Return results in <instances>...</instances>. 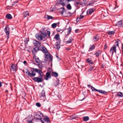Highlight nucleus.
<instances>
[{"mask_svg":"<svg viewBox=\"0 0 123 123\" xmlns=\"http://www.w3.org/2000/svg\"><path fill=\"white\" fill-rule=\"evenodd\" d=\"M47 36L46 32L45 31H43L42 32L40 31L37 33L35 35L36 38L39 41H41Z\"/></svg>","mask_w":123,"mask_h":123,"instance_id":"f257e3e1","label":"nucleus"},{"mask_svg":"<svg viewBox=\"0 0 123 123\" xmlns=\"http://www.w3.org/2000/svg\"><path fill=\"white\" fill-rule=\"evenodd\" d=\"M38 50L41 51L44 53L47 52V50L46 48L45 47L43 46L42 47H37V48H34L33 50H32L33 54H35L34 53L35 52L36 53H37Z\"/></svg>","mask_w":123,"mask_h":123,"instance_id":"f03ea898","label":"nucleus"},{"mask_svg":"<svg viewBox=\"0 0 123 123\" xmlns=\"http://www.w3.org/2000/svg\"><path fill=\"white\" fill-rule=\"evenodd\" d=\"M118 42V41H116L114 45L111 48L110 50V52L111 54L112 55H113L114 52H115L116 54V48L117 46L119 47Z\"/></svg>","mask_w":123,"mask_h":123,"instance_id":"7ed1b4c3","label":"nucleus"},{"mask_svg":"<svg viewBox=\"0 0 123 123\" xmlns=\"http://www.w3.org/2000/svg\"><path fill=\"white\" fill-rule=\"evenodd\" d=\"M26 73L28 75V76L31 77H33L36 75V73L34 71L31 70V73L28 69H26Z\"/></svg>","mask_w":123,"mask_h":123,"instance_id":"20e7f679","label":"nucleus"},{"mask_svg":"<svg viewBox=\"0 0 123 123\" xmlns=\"http://www.w3.org/2000/svg\"><path fill=\"white\" fill-rule=\"evenodd\" d=\"M45 57L44 58V60L46 61H49V62L52 61L53 57L51 54L49 53V54H45Z\"/></svg>","mask_w":123,"mask_h":123,"instance_id":"39448f33","label":"nucleus"},{"mask_svg":"<svg viewBox=\"0 0 123 123\" xmlns=\"http://www.w3.org/2000/svg\"><path fill=\"white\" fill-rule=\"evenodd\" d=\"M91 89L92 91H97L98 92L101 93L102 94H106L107 92L105 91H103L102 90H98L96 89L94 87L92 86H91Z\"/></svg>","mask_w":123,"mask_h":123,"instance_id":"423d86ee","label":"nucleus"},{"mask_svg":"<svg viewBox=\"0 0 123 123\" xmlns=\"http://www.w3.org/2000/svg\"><path fill=\"white\" fill-rule=\"evenodd\" d=\"M33 43L34 46L36 47H39L42 46L41 45V43L39 41H37L36 40H35L33 42Z\"/></svg>","mask_w":123,"mask_h":123,"instance_id":"0eeeda50","label":"nucleus"},{"mask_svg":"<svg viewBox=\"0 0 123 123\" xmlns=\"http://www.w3.org/2000/svg\"><path fill=\"white\" fill-rule=\"evenodd\" d=\"M32 80L34 82H37L38 83L42 82L43 81V79L42 77H35L32 78Z\"/></svg>","mask_w":123,"mask_h":123,"instance_id":"6e6552de","label":"nucleus"},{"mask_svg":"<svg viewBox=\"0 0 123 123\" xmlns=\"http://www.w3.org/2000/svg\"><path fill=\"white\" fill-rule=\"evenodd\" d=\"M5 31L6 35V37L7 39L9 38L10 34V28L6 26L5 28Z\"/></svg>","mask_w":123,"mask_h":123,"instance_id":"1a4fd4ad","label":"nucleus"},{"mask_svg":"<svg viewBox=\"0 0 123 123\" xmlns=\"http://www.w3.org/2000/svg\"><path fill=\"white\" fill-rule=\"evenodd\" d=\"M67 0H60L59 4L63 6H65L68 3Z\"/></svg>","mask_w":123,"mask_h":123,"instance_id":"9d476101","label":"nucleus"},{"mask_svg":"<svg viewBox=\"0 0 123 123\" xmlns=\"http://www.w3.org/2000/svg\"><path fill=\"white\" fill-rule=\"evenodd\" d=\"M17 68L16 65L14 64H12L11 66V70H12L13 71H15L16 72L17 71Z\"/></svg>","mask_w":123,"mask_h":123,"instance_id":"9b49d317","label":"nucleus"},{"mask_svg":"<svg viewBox=\"0 0 123 123\" xmlns=\"http://www.w3.org/2000/svg\"><path fill=\"white\" fill-rule=\"evenodd\" d=\"M96 2V0H92L90 1L89 3L87 5V6H94L95 3Z\"/></svg>","mask_w":123,"mask_h":123,"instance_id":"f8f14e48","label":"nucleus"},{"mask_svg":"<svg viewBox=\"0 0 123 123\" xmlns=\"http://www.w3.org/2000/svg\"><path fill=\"white\" fill-rule=\"evenodd\" d=\"M122 20H121L118 21L116 24V25L119 27H123V23L122 22Z\"/></svg>","mask_w":123,"mask_h":123,"instance_id":"ddd939ff","label":"nucleus"},{"mask_svg":"<svg viewBox=\"0 0 123 123\" xmlns=\"http://www.w3.org/2000/svg\"><path fill=\"white\" fill-rule=\"evenodd\" d=\"M58 11L59 12L61 13L62 15L64 12H65V9L64 7L58 9Z\"/></svg>","mask_w":123,"mask_h":123,"instance_id":"4468645a","label":"nucleus"},{"mask_svg":"<svg viewBox=\"0 0 123 123\" xmlns=\"http://www.w3.org/2000/svg\"><path fill=\"white\" fill-rule=\"evenodd\" d=\"M51 68H49L48 71L49 72L46 73V77H49L50 78V74L51 73Z\"/></svg>","mask_w":123,"mask_h":123,"instance_id":"2eb2a0df","label":"nucleus"},{"mask_svg":"<svg viewBox=\"0 0 123 123\" xmlns=\"http://www.w3.org/2000/svg\"><path fill=\"white\" fill-rule=\"evenodd\" d=\"M102 52V50H98L97 52L94 53V55H95L96 57H98L101 54Z\"/></svg>","mask_w":123,"mask_h":123,"instance_id":"dca6fc26","label":"nucleus"},{"mask_svg":"<svg viewBox=\"0 0 123 123\" xmlns=\"http://www.w3.org/2000/svg\"><path fill=\"white\" fill-rule=\"evenodd\" d=\"M60 47V45L58 44V42H57L55 44L54 46V48L59 50Z\"/></svg>","mask_w":123,"mask_h":123,"instance_id":"f3484780","label":"nucleus"},{"mask_svg":"<svg viewBox=\"0 0 123 123\" xmlns=\"http://www.w3.org/2000/svg\"><path fill=\"white\" fill-rule=\"evenodd\" d=\"M94 12V10L92 9H89L87 11V13L90 15L91 14Z\"/></svg>","mask_w":123,"mask_h":123,"instance_id":"a211bd4d","label":"nucleus"},{"mask_svg":"<svg viewBox=\"0 0 123 123\" xmlns=\"http://www.w3.org/2000/svg\"><path fill=\"white\" fill-rule=\"evenodd\" d=\"M31 69H32V70L34 71L35 72H36L38 74L41 73H42V71L40 70H38L37 69H36L35 68H31Z\"/></svg>","mask_w":123,"mask_h":123,"instance_id":"6ab92c4d","label":"nucleus"},{"mask_svg":"<svg viewBox=\"0 0 123 123\" xmlns=\"http://www.w3.org/2000/svg\"><path fill=\"white\" fill-rule=\"evenodd\" d=\"M23 17L25 18L27 16H29V13L27 11H24L23 13Z\"/></svg>","mask_w":123,"mask_h":123,"instance_id":"aec40b11","label":"nucleus"},{"mask_svg":"<svg viewBox=\"0 0 123 123\" xmlns=\"http://www.w3.org/2000/svg\"><path fill=\"white\" fill-rule=\"evenodd\" d=\"M32 116H28L27 117L26 120L27 122H28V121H31V122H32L33 117Z\"/></svg>","mask_w":123,"mask_h":123,"instance_id":"412c9836","label":"nucleus"},{"mask_svg":"<svg viewBox=\"0 0 123 123\" xmlns=\"http://www.w3.org/2000/svg\"><path fill=\"white\" fill-rule=\"evenodd\" d=\"M77 117H75L74 116H69L68 117V119L72 120L75 118Z\"/></svg>","mask_w":123,"mask_h":123,"instance_id":"4be33fe9","label":"nucleus"},{"mask_svg":"<svg viewBox=\"0 0 123 123\" xmlns=\"http://www.w3.org/2000/svg\"><path fill=\"white\" fill-rule=\"evenodd\" d=\"M29 41V38H26L24 41L25 44V46H27L28 45V42Z\"/></svg>","mask_w":123,"mask_h":123,"instance_id":"5701e85b","label":"nucleus"},{"mask_svg":"<svg viewBox=\"0 0 123 123\" xmlns=\"http://www.w3.org/2000/svg\"><path fill=\"white\" fill-rule=\"evenodd\" d=\"M69 41H67L66 42V44L71 43L73 40V39L71 37H69Z\"/></svg>","mask_w":123,"mask_h":123,"instance_id":"b1692460","label":"nucleus"},{"mask_svg":"<svg viewBox=\"0 0 123 123\" xmlns=\"http://www.w3.org/2000/svg\"><path fill=\"white\" fill-rule=\"evenodd\" d=\"M71 30L72 28L70 27H69L68 29H67V36L70 34L71 31Z\"/></svg>","mask_w":123,"mask_h":123,"instance_id":"393cba45","label":"nucleus"},{"mask_svg":"<svg viewBox=\"0 0 123 123\" xmlns=\"http://www.w3.org/2000/svg\"><path fill=\"white\" fill-rule=\"evenodd\" d=\"M6 17L7 18L9 19H11L12 18L11 15L10 14H8L6 15Z\"/></svg>","mask_w":123,"mask_h":123,"instance_id":"a878e982","label":"nucleus"},{"mask_svg":"<svg viewBox=\"0 0 123 123\" xmlns=\"http://www.w3.org/2000/svg\"><path fill=\"white\" fill-rule=\"evenodd\" d=\"M89 117L88 116H85L83 117V120L85 122L87 121L89 119Z\"/></svg>","mask_w":123,"mask_h":123,"instance_id":"bb28decb","label":"nucleus"},{"mask_svg":"<svg viewBox=\"0 0 123 123\" xmlns=\"http://www.w3.org/2000/svg\"><path fill=\"white\" fill-rule=\"evenodd\" d=\"M75 5L78 8H79L80 7V2H76L75 3Z\"/></svg>","mask_w":123,"mask_h":123,"instance_id":"cd10ccee","label":"nucleus"},{"mask_svg":"<svg viewBox=\"0 0 123 123\" xmlns=\"http://www.w3.org/2000/svg\"><path fill=\"white\" fill-rule=\"evenodd\" d=\"M95 46L94 45H93L91 46L88 50V51H92L93 50V49H95Z\"/></svg>","mask_w":123,"mask_h":123,"instance_id":"c85d7f7f","label":"nucleus"},{"mask_svg":"<svg viewBox=\"0 0 123 123\" xmlns=\"http://www.w3.org/2000/svg\"><path fill=\"white\" fill-rule=\"evenodd\" d=\"M44 18H45L48 19V20L52 19L53 18L52 17L48 15L45 16Z\"/></svg>","mask_w":123,"mask_h":123,"instance_id":"c756f323","label":"nucleus"},{"mask_svg":"<svg viewBox=\"0 0 123 123\" xmlns=\"http://www.w3.org/2000/svg\"><path fill=\"white\" fill-rule=\"evenodd\" d=\"M40 95L41 97H45V92L43 90L40 93Z\"/></svg>","mask_w":123,"mask_h":123,"instance_id":"7c9ffc66","label":"nucleus"},{"mask_svg":"<svg viewBox=\"0 0 123 123\" xmlns=\"http://www.w3.org/2000/svg\"><path fill=\"white\" fill-rule=\"evenodd\" d=\"M43 119L45 122L47 121V122H49L50 121V119L47 116H46V117H45Z\"/></svg>","mask_w":123,"mask_h":123,"instance_id":"2f4dec72","label":"nucleus"},{"mask_svg":"<svg viewBox=\"0 0 123 123\" xmlns=\"http://www.w3.org/2000/svg\"><path fill=\"white\" fill-rule=\"evenodd\" d=\"M36 56H35L34 57V58H35V59L36 60V62L37 63H40V62H41L40 60L38 58H36Z\"/></svg>","mask_w":123,"mask_h":123,"instance_id":"473e14b6","label":"nucleus"},{"mask_svg":"<svg viewBox=\"0 0 123 123\" xmlns=\"http://www.w3.org/2000/svg\"><path fill=\"white\" fill-rule=\"evenodd\" d=\"M117 95L120 97H123V95L122 93L120 92H117Z\"/></svg>","mask_w":123,"mask_h":123,"instance_id":"72a5a7b5","label":"nucleus"},{"mask_svg":"<svg viewBox=\"0 0 123 123\" xmlns=\"http://www.w3.org/2000/svg\"><path fill=\"white\" fill-rule=\"evenodd\" d=\"M66 7L68 9L70 10L72 8V7L69 3H68Z\"/></svg>","mask_w":123,"mask_h":123,"instance_id":"f704fd0d","label":"nucleus"},{"mask_svg":"<svg viewBox=\"0 0 123 123\" xmlns=\"http://www.w3.org/2000/svg\"><path fill=\"white\" fill-rule=\"evenodd\" d=\"M93 38L94 39V40L95 41H97L99 39L98 36L97 35H96V36H94L93 37Z\"/></svg>","mask_w":123,"mask_h":123,"instance_id":"c9c22d12","label":"nucleus"},{"mask_svg":"<svg viewBox=\"0 0 123 123\" xmlns=\"http://www.w3.org/2000/svg\"><path fill=\"white\" fill-rule=\"evenodd\" d=\"M107 33L109 35H112L113 34L115 33V32L113 31H108L107 32Z\"/></svg>","mask_w":123,"mask_h":123,"instance_id":"e433bc0d","label":"nucleus"},{"mask_svg":"<svg viewBox=\"0 0 123 123\" xmlns=\"http://www.w3.org/2000/svg\"><path fill=\"white\" fill-rule=\"evenodd\" d=\"M57 26V23H54L51 25L52 27L53 28H55Z\"/></svg>","mask_w":123,"mask_h":123,"instance_id":"4c0bfd02","label":"nucleus"},{"mask_svg":"<svg viewBox=\"0 0 123 123\" xmlns=\"http://www.w3.org/2000/svg\"><path fill=\"white\" fill-rule=\"evenodd\" d=\"M53 76H54L55 77H57L58 75V74L55 72H53Z\"/></svg>","mask_w":123,"mask_h":123,"instance_id":"58836bf2","label":"nucleus"},{"mask_svg":"<svg viewBox=\"0 0 123 123\" xmlns=\"http://www.w3.org/2000/svg\"><path fill=\"white\" fill-rule=\"evenodd\" d=\"M59 38V35L58 34H56L55 37L54 38L55 39H57V40H58V38Z\"/></svg>","mask_w":123,"mask_h":123,"instance_id":"ea45409f","label":"nucleus"},{"mask_svg":"<svg viewBox=\"0 0 123 123\" xmlns=\"http://www.w3.org/2000/svg\"><path fill=\"white\" fill-rule=\"evenodd\" d=\"M59 80L58 79V80L56 81V82L55 83V86H56L59 84Z\"/></svg>","mask_w":123,"mask_h":123,"instance_id":"a19ab883","label":"nucleus"},{"mask_svg":"<svg viewBox=\"0 0 123 123\" xmlns=\"http://www.w3.org/2000/svg\"><path fill=\"white\" fill-rule=\"evenodd\" d=\"M87 62L89 63L92 61V59L91 58H89L87 59L86 60Z\"/></svg>","mask_w":123,"mask_h":123,"instance_id":"79ce46f5","label":"nucleus"},{"mask_svg":"<svg viewBox=\"0 0 123 123\" xmlns=\"http://www.w3.org/2000/svg\"><path fill=\"white\" fill-rule=\"evenodd\" d=\"M37 113L38 114H36L35 115H43V113L40 111H38L37 112Z\"/></svg>","mask_w":123,"mask_h":123,"instance_id":"37998d69","label":"nucleus"},{"mask_svg":"<svg viewBox=\"0 0 123 123\" xmlns=\"http://www.w3.org/2000/svg\"><path fill=\"white\" fill-rule=\"evenodd\" d=\"M36 105L38 107H40L41 106L40 104L39 103H36Z\"/></svg>","mask_w":123,"mask_h":123,"instance_id":"c03bdc74","label":"nucleus"},{"mask_svg":"<svg viewBox=\"0 0 123 123\" xmlns=\"http://www.w3.org/2000/svg\"><path fill=\"white\" fill-rule=\"evenodd\" d=\"M81 19L80 18V17H78V16L76 20L77 22H78L79 21H80V20Z\"/></svg>","mask_w":123,"mask_h":123,"instance_id":"a18cd8bd","label":"nucleus"},{"mask_svg":"<svg viewBox=\"0 0 123 123\" xmlns=\"http://www.w3.org/2000/svg\"><path fill=\"white\" fill-rule=\"evenodd\" d=\"M37 66L39 68H40L41 69H42L43 66L42 65L38 64H37Z\"/></svg>","mask_w":123,"mask_h":123,"instance_id":"49530a36","label":"nucleus"},{"mask_svg":"<svg viewBox=\"0 0 123 123\" xmlns=\"http://www.w3.org/2000/svg\"><path fill=\"white\" fill-rule=\"evenodd\" d=\"M94 66H92V67H91L90 68L89 70H88V71L89 72V71H92V70L93 68H94Z\"/></svg>","mask_w":123,"mask_h":123,"instance_id":"de8ad7c7","label":"nucleus"},{"mask_svg":"<svg viewBox=\"0 0 123 123\" xmlns=\"http://www.w3.org/2000/svg\"><path fill=\"white\" fill-rule=\"evenodd\" d=\"M48 34V36L49 37H50V31H47V30Z\"/></svg>","mask_w":123,"mask_h":123,"instance_id":"09e8293b","label":"nucleus"},{"mask_svg":"<svg viewBox=\"0 0 123 123\" xmlns=\"http://www.w3.org/2000/svg\"><path fill=\"white\" fill-rule=\"evenodd\" d=\"M65 13L66 14H70V16H71V14L70 12H67L66 11L65 12Z\"/></svg>","mask_w":123,"mask_h":123,"instance_id":"8fccbe9b","label":"nucleus"},{"mask_svg":"<svg viewBox=\"0 0 123 123\" xmlns=\"http://www.w3.org/2000/svg\"><path fill=\"white\" fill-rule=\"evenodd\" d=\"M56 31L57 32H60L61 31H62V30L58 28L56 29Z\"/></svg>","mask_w":123,"mask_h":123,"instance_id":"3c124183","label":"nucleus"},{"mask_svg":"<svg viewBox=\"0 0 123 123\" xmlns=\"http://www.w3.org/2000/svg\"><path fill=\"white\" fill-rule=\"evenodd\" d=\"M80 30L78 29H76L75 31V33H77L79 32V31Z\"/></svg>","mask_w":123,"mask_h":123,"instance_id":"603ef678","label":"nucleus"},{"mask_svg":"<svg viewBox=\"0 0 123 123\" xmlns=\"http://www.w3.org/2000/svg\"><path fill=\"white\" fill-rule=\"evenodd\" d=\"M107 47V45L106 44H105V46H104V49H106Z\"/></svg>","mask_w":123,"mask_h":123,"instance_id":"864d4df0","label":"nucleus"},{"mask_svg":"<svg viewBox=\"0 0 123 123\" xmlns=\"http://www.w3.org/2000/svg\"><path fill=\"white\" fill-rule=\"evenodd\" d=\"M79 17H80V18L81 19L83 18H84V16L83 15H80V16Z\"/></svg>","mask_w":123,"mask_h":123,"instance_id":"5fc2aeb1","label":"nucleus"},{"mask_svg":"<svg viewBox=\"0 0 123 123\" xmlns=\"http://www.w3.org/2000/svg\"><path fill=\"white\" fill-rule=\"evenodd\" d=\"M93 62H90L89 63V65H90V66H91L93 64Z\"/></svg>","mask_w":123,"mask_h":123,"instance_id":"6e6d98bb","label":"nucleus"},{"mask_svg":"<svg viewBox=\"0 0 123 123\" xmlns=\"http://www.w3.org/2000/svg\"><path fill=\"white\" fill-rule=\"evenodd\" d=\"M34 117L35 118H36L38 120H41V119H42V118H41V117H40V118H38L37 117H35V116H34Z\"/></svg>","mask_w":123,"mask_h":123,"instance_id":"4d7b16f0","label":"nucleus"},{"mask_svg":"<svg viewBox=\"0 0 123 123\" xmlns=\"http://www.w3.org/2000/svg\"><path fill=\"white\" fill-rule=\"evenodd\" d=\"M74 0H67V1L68 3V2H70V1H74Z\"/></svg>","mask_w":123,"mask_h":123,"instance_id":"13d9d810","label":"nucleus"},{"mask_svg":"<svg viewBox=\"0 0 123 123\" xmlns=\"http://www.w3.org/2000/svg\"><path fill=\"white\" fill-rule=\"evenodd\" d=\"M122 47L121 48V49L122 50V52H123V44L122 43Z\"/></svg>","mask_w":123,"mask_h":123,"instance_id":"bf43d9fd","label":"nucleus"},{"mask_svg":"<svg viewBox=\"0 0 123 123\" xmlns=\"http://www.w3.org/2000/svg\"><path fill=\"white\" fill-rule=\"evenodd\" d=\"M23 63L25 65V64L27 65V64L26 62L25 61H24Z\"/></svg>","mask_w":123,"mask_h":123,"instance_id":"052dcab7","label":"nucleus"},{"mask_svg":"<svg viewBox=\"0 0 123 123\" xmlns=\"http://www.w3.org/2000/svg\"><path fill=\"white\" fill-rule=\"evenodd\" d=\"M38 74L39 75H40V78H43V76L41 75V73H39Z\"/></svg>","mask_w":123,"mask_h":123,"instance_id":"680f3d73","label":"nucleus"},{"mask_svg":"<svg viewBox=\"0 0 123 123\" xmlns=\"http://www.w3.org/2000/svg\"><path fill=\"white\" fill-rule=\"evenodd\" d=\"M83 1L84 2V4H85V5L86 3V0H83Z\"/></svg>","mask_w":123,"mask_h":123,"instance_id":"e2e57ef3","label":"nucleus"},{"mask_svg":"<svg viewBox=\"0 0 123 123\" xmlns=\"http://www.w3.org/2000/svg\"><path fill=\"white\" fill-rule=\"evenodd\" d=\"M3 83V82H0V88L2 86V84Z\"/></svg>","mask_w":123,"mask_h":123,"instance_id":"0e129e2a","label":"nucleus"},{"mask_svg":"<svg viewBox=\"0 0 123 123\" xmlns=\"http://www.w3.org/2000/svg\"><path fill=\"white\" fill-rule=\"evenodd\" d=\"M66 49L67 50H69L70 49L69 48H66Z\"/></svg>","mask_w":123,"mask_h":123,"instance_id":"69168bd1","label":"nucleus"},{"mask_svg":"<svg viewBox=\"0 0 123 123\" xmlns=\"http://www.w3.org/2000/svg\"><path fill=\"white\" fill-rule=\"evenodd\" d=\"M49 78V77H46L45 78V80H48V78Z\"/></svg>","mask_w":123,"mask_h":123,"instance_id":"338daca9","label":"nucleus"},{"mask_svg":"<svg viewBox=\"0 0 123 123\" xmlns=\"http://www.w3.org/2000/svg\"><path fill=\"white\" fill-rule=\"evenodd\" d=\"M28 122V123H33L32 122H31V121H29L28 122Z\"/></svg>","mask_w":123,"mask_h":123,"instance_id":"774afa93","label":"nucleus"}]
</instances>
